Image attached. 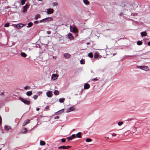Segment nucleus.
<instances>
[{
  "mask_svg": "<svg viewBox=\"0 0 150 150\" xmlns=\"http://www.w3.org/2000/svg\"><path fill=\"white\" fill-rule=\"evenodd\" d=\"M20 100L25 104L29 105L30 103V101L22 98H20Z\"/></svg>",
  "mask_w": 150,
  "mask_h": 150,
  "instance_id": "obj_1",
  "label": "nucleus"
},
{
  "mask_svg": "<svg viewBox=\"0 0 150 150\" xmlns=\"http://www.w3.org/2000/svg\"><path fill=\"white\" fill-rule=\"evenodd\" d=\"M71 147V146H61L59 147H58V149H68L70 148Z\"/></svg>",
  "mask_w": 150,
  "mask_h": 150,
  "instance_id": "obj_2",
  "label": "nucleus"
},
{
  "mask_svg": "<svg viewBox=\"0 0 150 150\" xmlns=\"http://www.w3.org/2000/svg\"><path fill=\"white\" fill-rule=\"evenodd\" d=\"M54 10L52 8H48L47 9V14H52L54 13Z\"/></svg>",
  "mask_w": 150,
  "mask_h": 150,
  "instance_id": "obj_3",
  "label": "nucleus"
},
{
  "mask_svg": "<svg viewBox=\"0 0 150 150\" xmlns=\"http://www.w3.org/2000/svg\"><path fill=\"white\" fill-rule=\"evenodd\" d=\"M75 110V108L74 107H70L69 108L67 109L66 112H69L71 111H73Z\"/></svg>",
  "mask_w": 150,
  "mask_h": 150,
  "instance_id": "obj_4",
  "label": "nucleus"
},
{
  "mask_svg": "<svg viewBox=\"0 0 150 150\" xmlns=\"http://www.w3.org/2000/svg\"><path fill=\"white\" fill-rule=\"evenodd\" d=\"M138 68H140L143 70H147L148 69V67L146 66H138Z\"/></svg>",
  "mask_w": 150,
  "mask_h": 150,
  "instance_id": "obj_5",
  "label": "nucleus"
},
{
  "mask_svg": "<svg viewBox=\"0 0 150 150\" xmlns=\"http://www.w3.org/2000/svg\"><path fill=\"white\" fill-rule=\"evenodd\" d=\"M76 137V135L75 134H73L71 136L68 137L67 139L68 141L71 140L73 139Z\"/></svg>",
  "mask_w": 150,
  "mask_h": 150,
  "instance_id": "obj_6",
  "label": "nucleus"
},
{
  "mask_svg": "<svg viewBox=\"0 0 150 150\" xmlns=\"http://www.w3.org/2000/svg\"><path fill=\"white\" fill-rule=\"evenodd\" d=\"M29 7V5L27 4H26L25 6L23 7V12L24 13L26 12L27 11V9Z\"/></svg>",
  "mask_w": 150,
  "mask_h": 150,
  "instance_id": "obj_7",
  "label": "nucleus"
},
{
  "mask_svg": "<svg viewBox=\"0 0 150 150\" xmlns=\"http://www.w3.org/2000/svg\"><path fill=\"white\" fill-rule=\"evenodd\" d=\"M58 76L55 74H53L52 75V78L53 80H55L57 79Z\"/></svg>",
  "mask_w": 150,
  "mask_h": 150,
  "instance_id": "obj_8",
  "label": "nucleus"
},
{
  "mask_svg": "<svg viewBox=\"0 0 150 150\" xmlns=\"http://www.w3.org/2000/svg\"><path fill=\"white\" fill-rule=\"evenodd\" d=\"M64 109H63L55 112V114L56 115L61 114V113H63L64 112Z\"/></svg>",
  "mask_w": 150,
  "mask_h": 150,
  "instance_id": "obj_9",
  "label": "nucleus"
},
{
  "mask_svg": "<svg viewBox=\"0 0 150 150\" xmlns=\"http://www.w3.org/2000/svg\"><path fill=\"white\" fill-rule=\"evenodd\" d=\"M24 25L22 23H20L18 24L16 26L18 28H20L24 26Z\"/></svg>",
  "mask_w": 150,
  "mask_h": 150,
  "instance_id": "obj_10",
  "label": "nucleus"
},
{
  "mask_svg": "<svg viewBox=\"0 0 150 150\" xmlns=\"http://www.w3.org/2000/svg\"><path fill=\"white\" fill-rule=\"evenodd\" d=\"M90 87V85L87 83H86L84 85V88L85 89H88V88H89Z\"/></svg>",
  "mask_w": 150,
  "mask_h": 150,
  "instance_id": "obj_11",
  "label": "nucleus"
},
{
  "mask_svg": "<svg viewBox=\"0 0 150 150\" xmlns=\"http://www.w3.org/2000/svg\"><path fill=\"white\" fill-rule=\"evenodd\" d=\"M64 56L65 57L67 58H68L70 57L71 55L68 53H67L64 54Z\"/></svg>",
  "mask_w": 150,
  "mask_h": 150,
  "instance_id": "obj_12",
  "label": "nucleus"
},
{
  "mask_svg": "<svg viewBox=\"0 0 150 150\" xmlns=\"http://www.w3.org/2000/svg\"><path fill=\"white\" fill-rule=\"evenodd\" d=\"M52 95L53 94L51 91H47V97H51Z\"/></svg>",
  "mask_w": 150,
  "mask_h": 150,
  "instance_id": "obj_13",
  "label": "nucleus"
},
{
  "mask_svg": "<svg viewBox=\"0 0 150 150\" xmlns=\"http://www.w3.org/2000/svg\"><path fill=\"white\" fill-rule=\"evenodd\" d=\"M81 132H79L77 133L76 135V137L77 138H81Z\"/></svg>",
  "mask_w": 150,
  "mask_h": 150,
  "instance_id": "obj_14",
  "label": "nucleus"
},
{
  "mask_svg": "<svg viewBox=\"0 0 150 150\" xmlns=\"http://www.w3.org/2000/svg\"><path fill=\"white\" fill-rule=\"evenodd\" d=\"M30 122V120H26L24 122V124L23 125V126H24L28 124Z\"/></svg>",
  "mask_w": 150,
  "mask_h": 150,
  "instance_id": "obj_15",
  "label": "nucleus"
},
{
  "mask_svg": "<svg viewBox=\"0 0 150 150\" xmlns=\"http://www.w3.org/2000/svg\"><path fill=\"white\" fill-rule=\"evenodd\" d=\"M68 37L69 38L70 40H72L74 39V37H73V36L72 35V34L71 33H70L68 35Z\"/></svg>",
  "mask_w": 150,
  "mask_h": 150,
  "instance_id": "obj_16",
  "label": "nucleus"
},
{
  "mask_svg": "<svg viewBox=\"0 0 150 150\" xmlns=\"http://www.w3.org/2000/svg\"><path fill=\"white\" fill-rule=\"evenodd\" d=\"M141 35L142 37L145 36L147 35V33L146 32H143L141 33Z\"/></svg>",
  "mask_w": 150,
  "mask_h": 150,
  "instance_id": "obj_17",
  "label": "nucleus"
},
{
  "mask_svg": "<svg viewBox=\"0 0 150 150\" xmlns=\"http://www.w3.org/2000/svg\"><path fill=\"white\" fill-rule=\"evenodd\" d=\"M45 142L42 141H40V144L41 146H43L45 144Z\"/></svg>",
  "mask_w": 150,
  "mask_h": 150,
  "instance_id": "obj_18",
  "label": "nucleus"
},
{
  "mask_svg": "<svg viewBox=\"0 0 150 150\" xmlns=\"http://www.w3.org/2000/svg\"><path fill=\"white\" fill-rule=\"evenodd\" d=\"M83 3L86 5L89 4V2L88 0H83Z\"/></svg>",
  "mask_w": 150,
  "mask_h": 150,
  "instance_id": "obj_19",
  "label": "nucleus"
},
{
  "mask_svg": "<svg viewBox=\"0 0 150 150\" xmlns=\"http://www.w3.org/2000/svg\"><path fill=\"white\" fill-rule=\"evenodd\" d=\"M21 56L25 57L27 56V54L24 52H22L21 54Z\"/></svg>",
  "mask_w": 150,
  "mask_h": 150,
  "instance_id": "obj_20",
  "label": "nucleus"
},
{
  "mask_svg": "<svg viewBox=\"0 0 150 150\" xmlns=\"http://www.w3.org/2000/svg\"><path fill=\"white\" fill-rule=\"evenodd\" d=\"M54 94L55 95H57L59 94V91L57 90H55L54 92Z\"/></svg>",
  "mask_w": 150,
  "mask_h": 150,
  "instance_id": "obj_21",
  "label": "nucleus"
},
{
  "mask_svg": "<svg viewBox=\"0 0 150 150\" xmlns=\"http://www.w3.org/2000/svg\"><path fill=\"white\" fill-rule=\"evenodd\" d=\"M33 25V23L31 22H30L28 23L27 27L28 28H29L31 27Z\"/></svg>",
  "mask_w": 150,
  "mask_h": 150,
  "instance_id": "obj_22",
  "label": "nucleus"
},
{
  "mask_svg": "<svg viewBox=\"0 0 150 150\" xmlns=\"http://www.w3.org/2000/svg\"><path fill=\"white\" fill-rule=\"evenodd\" d=\"M32 94L31 91H28L26 92V94L28 96H30Z\"/></svg>",
  "mask_w": 150,
  "mask_h": 150,
  "instance_id": "obj_23",
  "label": "nucleus"
},
{
  "mask_svg": "<svg viewBox=\"0 0 150 150\" xmlns=\"http://www.w3.org/2000/svg\"><path fill=\"white\" fill-rule=\"evenodd\" d=\"M65 100L64 98H60L59 99V101L60 103H63Z\"/></svg>",
  "mask_w": 150,
  "mask_h": 150,
  "instance_id": "obj_24",
  "label": "nucleus"
},
{
  "mask_svg": "<svg viewBox=\"0 0 150 150\" xmlns=\"http://www.w3.org/2000/svg\"><path fill=\"white\" fill-rule=\"evenodd\" d=\"M5 128L7 130H9L11 129V127L10 126L6 125L5 126Z\"/></svg>",
  "mask_w": 150,
  "mask_h": 150,
  "instance_id": "obj_25",
  "label": "nucleus"
},
{
  "mask_svg": "<svg viewBox=\"0 0 150 150\" xmlns=\"http://www.w3.org/2000/svg\"><path fill=\"white\" fill-rule=\"evenodd\" d=\"M143 43V42L142 41H138L137 42V45H142Z\"/></svg>",
  "mask_w": 150,
  "mask_h": 150,
  "instance_id": "obj_26",
  "label": "nucleus"
},
{
  "mask_svg": "<svg viewBox=\"0 0 150 150\" xmlns=\"http://www.w3.org/2000/svg\"><path fill=\"white\" fill-rule=\"evenodd\" d=\"M88 56L89 57L91 58H92L93 56V54L91 52L89 53L88 54Z\"/></svg>",
  "mask_w": 150,
  "mask_h": 150,
  "instance_id": "obj_27",
  "label": "nucleus"
},
{
  "mask_svg": "<svg viewBox=\"0 0 150 150\" xmlns=\"http://www.w3.org/2000/svg\"><path fill=\"white\" fill-rule=\"evenodd\" d=\"M40 15L39 14L36 15L35 17V20L37 19L38 18H40Z\"/></svg>",
  "mask_w": 150,
  "mask_h": 150,
  "instance_id": "obj_28",
  "label": "nucleus"
},
{
  "mask_svg": "<svg viewBox=\"0 0 150 150\" xmlns=\"http://www.w3.org/2000/svg\"><path fill=\"white\" fill-rule=\"evenodd\" d=\"M92 141V139L90 138H87L86 140V142H90Z\"/></svg>",
  "mask_w": 150,
  "mask_h": 150,
  "instance_id": "obj_29",
  "label": "nucleus"
},
{
  "mask_svg": "<svg viewBox=\"0 0 150 150\" xmlns=\"http://www.w3.org/2000/svg\"><path fill=\"white\" fill-rule=\"evenodd\" d=\"M73 31L75 33H76L78 31L76 27H74L73 29Z\"/></svg>",
  "mask_w": 150,
  "mask_h": 150,
  "instance_id": "obj_30",
  "label": "nucleus"
},
{
  "mask_svg": "<svg viewBox=\"0 0 150 150\" xmlns=\"http://www.w3.org/2000/svg\"><path fill=\"white\" fill-rule=\"evenodd\" d=\"M52 5L53 6H57L58 5V3L56 2H53L52 3Z\"/></svg>",
  "mask_w": 150,
  "mask_h": 150,
  "instance_id": "obj_31",
  "label": "nucleus"
},
{
  "mask_svg": "<svg viewBox=\"0 0 150 150\" xmlns=\"http://www.w3.org/2000/svg\"><path fill=\"white\" fill-rule=\"evenodd\" d=\"M25 0H22L21 1V3L22 5H23L25 4Z\"/></svg>",
  "mask_w": 150,
  "mask_h": 150,
  "instance_id": "obj_32",
  "label": "nucleus"
},
{
  "mask_svg": "<svg viewBox=\"0 0 150 150\" xmlns=\"http://www.w3.org/2000/svg\"><path fill=\"white\" fill-rule=\"evenodd\" d=\"M38 97V96L37 95H35L33 96V98H34L35 100Z\"/></svg>",
  "mask_w": 150,
  "mask_h": 150,
  "instance_id": "obj_33",
  "label": "nucleus"
},
{
  "mask_svg": "<svg viewBox=\"0 0 150 150\" xmlns=\"http://www.w3.org/2000/svg\"><path fill=\"white\" fill-rule=\"evenodd\" d=\"M53 20V19L51 17H47V21H51Z\"/></svg>",
  "mask_w": 150,
  "mask_h": 150,
  "instance_id": "obj_34",
  "label": "nucleus"
},
{
  "mask_svg": "<svg viewBox=\"0 0 150 150\" xmlns=\"http://www.w3.org/2000/svg\"><path fill=\"white\" fill-rule=\"evenodd\" d=\"M80 63L81 64H84L85 63V61L84 60H81L80 61Z\"/></svg>",
  "mask_w": 150,
  "mask_h": 150,
  "instance_id": "obj_35",
  "label": "nucleus"
},
{
  "mask_svg": "<svg viewBox=\"0 0 150 150\" xmlns=\"http://www.w3.org/2000/svg\"><path fill=\"white\" fill-rule=\"evenodd\" d=\"M123 123V122H119L118 123V125L119 126H120L122 125Z\"/></svg>",
  "mask_w": 150,
  "mask_h": 150,
  "instance_id": "obj_36",
  "label": "nucleus"
},
{
  "mask_svg": "<svg viewBox=\"0 0 150 150\" xmlns=\"http://www.w3.org/2000/svg\"><path fill=\"white\" fill-rule=\"evenodd\" d=\"M9 26V24L8 23H7L5 24L4 27H8Z\"/></svg>",
  "mask_w": 150,
  "mask_h": 150,
  "instance_id": "obj_37",
  "label": "nucleus"
},
{
  "mask_svg": "<svg viewBox=\"0 0 150 150\" xmlns=\"http://www.w3.org/2000/svg\"><path fill=\"white\" fill-rule=\"evenodd\" d=\"M98 57V55L97 54H95L94 55V57L95 58H97Z\"/></svg>",
  "mask_w": 150,
  "mask_h": 150,
  "instance_id": "obj_38",
  "label": "nucleus"
},
{
  "mask_svg": "<svg viewBox=\"0 0 150 150\" xmlns=\"http://www.w3.org/2000/svg\"><path fill=\"white\" fill-rule=\"evenodd\" d=\"M98 80V79H97V78H94L92 79V81H97Z\"/></svg>",
  "mask_w": 150,
  "mask_h": 150,
  "instance_id": "obj_39",
  "label": "nucleus"
},
{
  "mask_svg": "<svg viewBox=\"0 0 150 150\" xmlns=\"http://www.w3.org/2000/svg\"><path fill=\"white\" fill-rule=\"evenodd\" d=\"M30 88V86H25V87H24V89L25 90H27L28 89V88Z\"/></svg>",
  "mask_w": 150,
  "mask_h": 150,
  "instance_id": "obj_40",
  "label": "nucleus"
},
{
  "mask_svg": "<svg viewBox=\"0 0 150 150\" xmlns=\"http://www.w3.org/2000/svg\"><path fill=\"white\" fill-rule=\"evenodd\" d=\"M66 141V140L64 138L62 139H61V142H64Z\"/></svg>",
  "mask_w": 150,
  "mask_h": 150,
  "instance_id": "obj_41",
  "label": "nucleus"
},
{
  "mask_svg": "<svg viewBox=\"0 0 150 150\" xmlns=\"http://www.w3.org/2000/svg\"><path fill=\"white\" fill-rule=\"evenodd\" d=\"M59 118V116H57L54 117V119H58Z\"/></svg>",
  "mask_w": 150,
  "mask_h": 150,
  "instance_id": "obj_42",
  "label": "nucleus"
},
{
  "mask_svg": "<svg viewBox=\"0 0 150 150\" xmlns=\"http://www.w3.org/2000/svg\"><path fill=\"white\" fill-rule=\"evenodd\" d=\"M39 22L38 21H35L34 22V23L35 24H37Z\"/></svg>",
  "mask_w": 150,
  "mask_h": 150,
  "instance_id": "obj_43",
  "label": "nucleus"
},
{
  "mask_svg": "<svg viewBox=\"0 0 150 150\" xmlns=\"http://www.w3.org/2000/svg\"><path fill=\"white\" fill-rule=\"evenodd\" d=\"M2 118L1 116H0V124L1 123Z\"/></svg>",
  "mask_w": 150,
  "mask_h": 150,
  "instance_id": "obj_44",
  "label": "nucleus"
},
{
  "mask_svg": "<svg viewBox=\"0 0 150 150\" xmlns=\"http://www.w3.org/2000/svg\"><path fill=\"white\" fill-rule=\"evenodd\" d=\"M116 134L115 133H113L112 134V135L113 137V136H116Z\"/></svg>",
  "mask_w": 150,
  "mask_h": 150,
  "instance_id": "obj_45",
  "label": "nucleus"
},
{
  "mask_svg": "<svg viewBox=\"0 0 150 150\" xmlns=\"http://www.w3.org/2000/svg\"><path fill=\"white\" fill-rule=\"evenodd\" d=\"M23 129L24 130L25 132H26L27 131V129L25 128H23Z\"/></svg>",
  "mask_w": 150,
  "mask_h": 150,
  "instance_id": "obj_46",
  "label": "nucleus"
},
{
  "mask_svg": "<svg viewBox=\"0 0 150 150\" xmlns=\"http://www.w3.org/2000/svg\"><path fill=\"white\" fill-rule=\"evenodd\" d=\"M0 95L1 96H4V93L3 92H2L1 94H0Z\"/></svg>",
  "mask_w": 150,
  "mask_h": 150,
  "instance_id": "obj_47",
  "label": "nucleus"
},
{
  "mask_svg": "<svg viewBox=\"0 0 150 150\" xmlns=\"http://www.w3.org/2000/svg\"><path fill=\"white\" fill-rule=\"evenodd\" d=\"M51 33V32L50 31H47V34H50Z\"/></svg>",
  "mask_w": 150,
  "mask_h": 150,
  "instance_id": "obj_48",
  "label": "nucleus"
},
{
  "mask_svg": "<svg viewBox=\"0 0 150 150\" xmlns=\"http://www.w3.org/2000/svg\"><path fill=\"white\" fill-rule=\"evenodd\" d=\"M147 44L149 46H150V41L148 42Z\"/></svg>",
  "mask_w": 150,
  "mask_h": 150,
  "instance_id": "obj_49",
  "label": "nucleus"
},
{
  "mask_svg": "<svg viewBox=\"0 0 150 150\" xmlns=\"http://www.w3.org/2000/svg\"><path fill=\"white\" fill-rule=\"evenodd\" d=\"M40 110V109H39V108H36V110H37V111H38V110Z\"/></svg>",
  "mask_w": 150,
  "mask_h": 150,
  "instance_id": "obj_50",
  "label": "nucleus"
},
{
  "mask_svg": "<svg viewBox=\"0 0 150 150\" xmlns=\"http://www.w3.org/2000/svg\"><path fill=\"white\" fill-rule=\"evenodd\" d=\"M105 138L107 139H109V137H105Z\"/></svg>",
  "mask_w": 150,
  "mask_h": 150,
  "instance_id": "obj_51",
  "label": "nucleus"
},
{
  "mask_svg": "<svg viewBox=\"0 0 150 150\" xmlns=\"http://www.w3.org/2000/svg\"><path fill=\"white\" fill-rule=\"evenodd\" d=\"M86 44L87 45H89L90 44V43L89 42H87V43Z\"/></svg>",
  "mask_w": 150,
  "mask_h": 150,
  "instance_id": "obj_52",
  "label": "nucleus"
},
{
  "mask_svg": "<svg viewBox=\"0 0 150 150\" xmlns=\"http://www.w3.org/2000/svg\"><path fill=\"white\" fill-rule=\"evenodd\" d=\"M138 128H139V127H136V128H135V129H137Z\"/></svg>",
  "mask_w": 150,
  "mask_h": 150,
  "instance_id": "obj_53",
  "label": "nucleus"
},
{
  "mask_svg": "<svg viewBox=\"0 0 150 150\" xmlns=\"http://www.w3.org/2000/svg\"><path fill=\"white\" fill-rule=\"evenodd\" d=\"M39 1H42V0H38Z\"/></svg>",
  "mask_w": 150,
  "mask_h": 150,
  "instance_id": "obj_54",
  "label": "nucleus"
},
{
  "mask_svg": "<svg viewBox=\"0 0 150 150\" xmlns=\"http://www.w3.org/2000/svg\"><path fill=\"white\" fill-rule=\"evenodd\" d=\"M74 130H75V129H73V131H74Z\"/></svg>",
  "mask_w": 150,
  "mask_h": 150,
  "instance_id": "obj_55",
  "label": "nucleus"
},
{
  "mask_svg": "<svg viewBox=\"0 0 150 150\" xmlns=\"http://www.w3.org/2000/svg\"><path fill=\"white\" fill-rule=\"evenodd\" d=\"M45 109H47V107H45Z\"/></svg>",
  "mask_w": 150,
  "mask_h": 150,
  "instance_id": "obj_56",
  "label": "nucleus"
},
{
  "mask_svg": "<svg viewBox=\"0 0 150 150\" xmlns=\"http://www.w3.org/2000/svg\"><path fill=\"white\" fill-rule=\"evenodd\" d=\"M115 54H113V55H115Z\"/></svg>",
  "mask_w": 150,
  "mask_h": 150,
  "instance_id": "obj_57",
  "label": "nucleus"
},
{
  "mask_svg": "<svg viewBox=\"0 0 150 150\" xmlns=\"http://www.w3.org/2000/svg\"><path fill=\"white\" fill-rule=\"evenodd\" d=\"M47 109L48 108V106H47Z\"/></svg>",
  "mask_w": 150,
  "mask_h": 150,
  "instance_id": "obj_58",
  "label": "nucleus"
},
{
  "mask_svg": "<svg viewBox=\"0 0 150 150\" xmlns=\"http://www.w3.org/2000/svg\"><path fill=\"white\" fill-rule=\"evenodd\" d=\"M46 95H47V92H46Z\"/></svg>",
  "mask_w": 150,
  "mask_h": 150,
  "instance_id": "obj_59",
  "label": "nucleus"
},
{
  "mask_svg": "<svg viewBox=\"0 0 150 150\" xmlns=\"http://www.w3.org/2000/svg\"><path fill=\"white\" fill-rule=\"evenodd\" d=\"M0 150H1V149H0Z\"/></svg>",
  "mask_w": 150,
  "mask_h": 150,
  "instance_id": "obj_60",
  "label": "nucleus"
}]
</instances>
